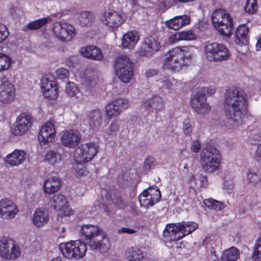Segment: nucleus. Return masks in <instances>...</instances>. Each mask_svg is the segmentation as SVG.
Here are the masks:
<instances>
[{"label": "nucleus", "instance_id": "1", "mask_svg": "<svg viewBox=\"0 0 261 261\" xmlns=\"http://www.w3.org/2000/svg\"><path fill=\"white\" fill-rule=\"evenodd\" d=\"M248 105L247 95L243 90L232 88L226 91L223 107L228 119L227 127L234 129L243 124V119L247 113Z\"/></svg>", "mask_w": 261, "mask_h": 261}, {"label": "nucleus", "instance_id": "2", "mask_svg": "<svg viewBox=\"0 0 261 261\" xmlns=\"http://www.w3.org/2000/svg\"><path fill=\"white\" fill-rule=\"evenodd\" d=\"M81 235L91 250L105 253L109 249L110 243L105 232L97 226L84 225L81 227Z\"/></svg>", "mask_w": 261, "mask_h": 261}, {"label": "nucleus", "instance_id": "3", "mask_svg": "<svg viewBox=\"0 0 261 261\" xmlns=\"http://www.w3.org/2000/svg\"><path fill=\"white\" fill-rule=\"evenodd\" d=\"M194 50L192 46L174 48L165 55V65L174 71H179L191 62Z\"/></svg>", "mask_w": 261, "mask_h": 261}, {"label": "nucleus", "instance_id": "4", "mask_svg": "<svg viewBox=\"0 0 261 261\" xmlns=\"http://www.w3.org/2000/svg\"><path fill=\"white\" fill-rule=\"evenodd\" d=\"M221 160L219 151L212 146L203 149L200 153V165L205 173L211 174L218 170Z\"/></svg>", "mask_w": 261, "mask_h": 261}, {"label": "nucleus", "instance_id": "5", "mask_svg": "<svg viewBox=\"0 0 261 261\" xmlns=\"http://www.w3.org/2000/svg\"><path fill=\"white\" fill-rule=\"evenodd\" d=\"M215 92V90L212 87H201L197 88L192 94L191 105L197 114L205 115L210 111L211 107L206 101V96L212 95Z\"/></svg>", "mask_w": 261, "mask_h": 261}, {"label": "nucleus", "instance_id": "6", "mask_svg": "<svg viewBox=\"0 0 261 261\" xmlns=\"http://www.w3.org/2000/svg\"><path fill=\"white\" fill-rule=\"evenodd\" d=\"M115 71L119 79L124 83L129 82L134 74V64L126 55L117 57L115 61Z\"/></svg>", "mask_w": 261, "mask_h": 261}, {"label": "nucleus", "instance_id": "7", "mask_svg": "<svg viewBox=\"0 0 261 261\" xmlns=\"http://www.w3.org/2000/svg\"><path fill=\"white\" fill-rule=\"evenodd\" d=\"M204 53L206 59L213 62L225 61L230 57L228 49L223 44L217 42L206 45Z\"/></svg>", "mask_w": 261, "mask_h": 261}, {"label": "nucleus", "instance_id": "8", "mask_svg": "<svg viewBox=\"0 0 261 261\" xmlns=\"http://www.w3.org/2000/svg\"><path fill=\"white\" fill-rule=\"evenodd\" d=\"M98 151V145L93 142H89L81 145L74 151V161L82 164L91 161Z\"/></svg>", "mask_w": 261, "mask_h": 261}, {"label": "nucleus", "instance_id": "9", "mask_svg": "<svg viewBox=\"0 0 261 261\" xmlns=\"http://www.w3.org/2000/svg\"><path fill=\"white\" fill-rule=\"evenodd\" d=\"M20 255L19 246L14 241L8 237L0 240V257L3 259H15Z\"/></svg>", "mask_w": 261, "mask_h": 261}, {"label": "nucleus", "instance_id": "10", "mask_svg": "<svg viewBox=\"0 0 261 261\" xmlns=\"http://www.w3.org/2000/svg\"><path fill=\"white\" fill-rule=\"evenodd\" d=\"M52 29L56 37L63 42L70 41L75 35L73 26L66 22H56Z\"/></svg>", "mask_w": 261, "mask_h": 261}, {"label": "nucleus", "instance_id": "11", "mask_svg": "<svg viewBox=\"0 0 261 261\" xmlns=\"http://www.w3.org/2000/svg\"><path fill=\"white\" fill-rule=\"evenodd\" d=\"M15 89L14 85L6 77H0V102L5 105L11 103L15 99Z\"/></svg>", "mask_w": 261, "mask_h": 261}, {"label": "nucleus", "instance_id": "12", "mask_svg": "<svg viewBox=\"0 0 261 261\" xmlns=\"http://www.w3.org/2000/svg\"><path fill=\"white\" fill-rule=\"evenodd\" d=\"M100 20L103 24L112 30H115L121 25L124 18L121 12L109 9L101 15Z\"/></svg>", "mask_w": 261, "mask_h": 261}, {"label": "nucleus", "instance_id": "13", "mask_svg": "<svg viewBox=\"0 0 261 261\" xmlns=\"http://www.w3.org/2000/svg\"><path fill=\"white\" fill-rule=\"evenodd\" d=\"M49 203L51 207L59 211L58 217L59 216H69L71 214V210L68 207L67 198L62 194L54 195L50 198Z\"/></svg>", "mask_w": 261, "mask_h": 261}, {"label": "nucleus", "instance_id": "14", "mask_svg": "<svg viewBox=\"0 0 261 261\" xmlns=\"http://www.w3.org/2000/svg\"><path fill=\"white\" fill-rule=\"evenodd\" d=\"M32 117L30 115L21 114L17 118L12 128V133L15 136H21L29 130L32 125Z\"/></svg>", "mask_w": 261, "mask_h": 261}, {"label": "nucleus", "instance_id": "15", "mask_svg": "<svg viewBox=\"0 0 261 261\" xmlns=\"http://www.w3.org/2000/svg\"><path fill=\"white\" fill-rule=\"evenodd\" d=\"M141 106L148 114H157L163 109L164 102L160 96L154 95L143 100Z\"/></svg>", "mask_w": 261, "mask_h": 261}, {"label": "nucleus", "instance_id": "16", "mask_svg": "<svg viewBox=\"0 0 261 261\" xmlns=\"http://www.w3.org/2000/svg\"><path fill=\"white\" fill-rule=\"evenodd\" d=\"M129 107L128 100L124 98H118L109 103L106 107V114L108 119L117 117L122 111Z\"/></svg>", "mask_w": 261, "mask_h": 261}, {"label": "nucleus", "instance_id": "17", "mask_svg": "<svg viewBox=\"0 0 261 261\" xmlns=\"http://www.w3.org/2000/svg\"><path fill=\"white\" fill-rule=\"evenodd\" d=\"M55 128L53 123L46 122L44 124L40 130L38 140L41 145H48L53 142L55 136Z\"/></svg>", "mask_w": 261, "mask_h": 261}, {"label": "nucleus", "instance_id": "18", "mask_svg": "<svg viewBox=\"0 0 261 261\" xmlns=\"http://www.w3.org/2000/svg\"><path fill=\"white\" fill-rule=\"evenodd\" d=\"M17 206L13 201L8 198L0 201V217L4 219H12L18 213Z\"/></svg>", "mask_w": 261, "mask_h": 261}, {"label": "nucleus", "instance_id": "19", "mask_svg": "<svg viewBox=\"0 0 261 261\" xmlns=\"http://www.w3.org/2000/svg\"><path fill=\"white\" fill-rule=\"evenodd\" d=\"M161 47L159 42L153 37L145 39L144 43L139 50L140 56L151 57L154 53L158 51Z\"/></svg>", "mask_w": 261, "mask_h": 261}, {"label": "nucleus", "instance_id": "20", "mask_svg": "<svg viewBox=\"0 0 261 261\" xmlns=\"http://www.w3.org/2000/svg\"><path fill=\"white\" fill-rule=\"evenodd\" d=\"M81 136L79 132L75 129H70L65 132L61 138V141L64 146L74 148L81 141Z\"/></svg>", "mask_w": 261, "mask_h": 261}, {"label": "nucleus", "instance_id": "21", "mask_svg": "<svg viewBox=\"0 0 261 261\" xmlns=\"http://www.w3.org/2000/svg\"><path fill=\"white\" fill-rule=\"evenodd\" d=\"M163 237L167 241L173 242L181 239L183 236L177 223L167 224L164 230Z\"/></svg>", "mask_w": 261, "mask_h": 261}, {"label": "nucleus", "instance_id": "22", "mask_svg": "<svg viewBox=\"0 0 261 261\" xmlns=\"http://www.w3.org/2000/svg\"><path fill=\"white\" fill-rule=\"evenodd\" d=\"M41 83L42 91L45 97L51 99L57 98L58 88L55 81L44 79Z\"/></svg>", "mask_w": 261, "mask_h": 261}, {"label": "nucleus", "instance_id": "23", "mask_svg": "<svg viewBox=\"0 0 261 261\" xmlns=\"http://www.w3.org/2000/svg\"><path fill=\"white\" fill-rule=\"evenodd\" d=\"M212 21L214 25L215 24L230 25L232 24V20L230 15L223 9L216 10L212 14Z\"/></svg>", "mask_w": 261, "mask_h": 261}, {"label": "nucleus", "instance_id": "24", "mask_svg": "<svg viewBox=\"0 0 261 261\" xmlns=\"http://www.w3.org/2000/svg\"><path fill=\"white\" fill-rule=\"evenodd\" d=\"M249 28L245 24L239 25L236 29L234 42L237 45L242 46L248 42Z\"/></svg>", "mask_w": 261, "mask_h": 261}, {"label": "nucleus", "instance_id": "25", "mask_svg": "<svg viewBox=\"0 0 261 261\" xmlns=\"http://www.w3.org/2000/svg\"><path fill=\"white\" fill-rule=\"evenodd\" d=\"M190 22V17L187 15L175 16L167 20L165 25L170 29L178 30L182 27L188 24Z\"/></svg>", "mask_w": 261, "mask_h": 261}, {"label": "nucleus", "instance_id": "26", "mask_svg": "<svg viewBox=\"0 0 261 261\" xmlns=\"http://www.w3.org/2000/svg\"><path fill=\"white\" fill-rule=\"evenodd\" d=\"M139 38L138 32L136 31L128 32L121 38V45L124 48L132 49L139 41Z\"/></svg>", "mask_w": 261, "mask_h": 261}, {"label": "nucleus", "instance_id": "27", "mask_svg": "<svg viewBox=\"0 0 261 261\" xmlns=\"http://www.w3.org/2000/svg\"><path fill=\"white\" fill-rule=\"evenodd\" d=\"M6 162L12 166H18L27 158V154L23 150L16 149L7 156Z\"/></svg>", "mask_w": 261, "mask_h": 261}, {"label": "nucleus", "instance_id": "28", "mask_svg": "<svg viewBox=\"0 0 261 261\" xmlns=\"http://www.w3.org/2000/svg\"><path fill=\"white\" fill-rule=\"evenodd\" d=\"M48 212L44 207L39 208L35 211L33 221L36 227H42L48 222Z\"/></svg>", "mask_w": 261, "mask_h": 261}, {"label": "nucleus", "instance_id": "29", "mask_svg": "<svg viewBox=\"0 0 261 261\" xmlns=\"http://www.w3.org/2000/svg\"><path fill=\"white\" fill-rule=\"evenodd\" d=\"M103 113L98 109L91 111L88 115L89 123L91 128L96 130L99 129L102 123Z\"/></svg>", "mask_w": 261, "mask_h": 261}, {"label": "nucleus", "instance_id": "30", "mask_svg": "<svg viewBox=\"0 0 261 261\" xmlns=\"http://www.w3.org/2000/svg\"><path fill=\"white\" fill-rule=\"evenodd\" d=\"M81 55L87 58L100 61L103 58L101 50L94 46H89L81 49Z\"/></svg>", "mask_w": 261, "mask_h": 261}, {"label": "nucleus", "instance_id": "31", "mask_svg": "<svg viewBox=\"0 0 261 261\" xmlns=\"http://www.w3.org/2000/svg\"><path fill=\"white\" fill-rule=\"evenodd\" d=\"M61 187V180L56 176L48 177L44 183V191L49 194L58 191Z\"/></svg>", "mask_w": 261, "mask_h": 261}, {"label": "nucleus", "instance_id": "32", "mask_svg": "<svg viewBox=\"0 0 261 261\" xmlns=\"http://www.w3.org/2000/svg\"><path fill=\"white\" fill-rule=\"evenodd\" d=\"M77 23L81 27H90L95 20V15L91 11H83L77 14Z\"/></svg>", "mask_w": 261, "mask_h": 261}, {"label": "nucleus", "instance_id": "33", "mask_svg": "<svg viewBox=\"0 0 261 261\" xmlns=\"http://www.w3.org/2000/svg\"><path fill=\"white\" fill-rule=\"evenodd\" d=\"M195 39V34L192 31L188 30L186 31L177 32L174 34L171 35L169 38V41L170 43H174L181 40H192Z\"/></svg>", "mask_w": 261, "mask_h": 261}, {"label": "nucleus", "instance_id": "34", "mask_svg": "<svg viewBox=\"0 0 261 261\" xmlns=\"http://www.w3.org/2000/svg\"><path fill=\"white\" fill-rule=\"evenodd\" d=\"M74 246V241H71L66 244H60L59 246V248L65 257L71 258H76V253Z\"/></svg>", "mask_w": 261, "mask_h": 261}, {"label": "nucleus", "instance_id": "35", "mask_svg": "<svg viewBox=\"0 0 261 261\" xmlns=\"http://www.w3.org/2000/svg\"><path fill=\"white\" fill-rule=\"evenodd\" d=\"M240 256L239 250L232 247L225 250L221 256L222 261H236Z\"/></svg>", "mask_w": 261, "mask_h": 261}, {"label": "nucleus", "instance_id": "36", "mask_svg": "<svg viewBox=\"0 0 261 261\" xmlns=\"http://www.w3.org/2000/svg\"><path fill=\"white\" fill-rule=\"evenodd\" d=\"M177 226L180 228V231L183 237L189 233H192L198 227L197 223L194 222H185L182 221L177 223Z\"/></svg>", "mask_w": 261, "mask_h": 261}, {"label": "nucleus", "instance_id": "37", "mask_svg": "<svg viewBox=\"0 0 261 261\" xmlns=\"http://www.w3.org/2000/svg\"><path fill=\"white\" fill-rule=\"evenodd\" d=\"M247 179L253 186L261 184V171L249 169L247 172Z\"/></svg>", "mask_w": 261, "mask_h": 261}, {"label": "nucleus", "instance_id": "38", "mask_svg": "<svg viewBox=\"0 0 261 261\" xmlns=\"http://www.w3.org/2000/svg\"><path fill=\"white\" fill-rule=\"evenodd\" d=\"M203 203L207 208L215 211H222L226 207L224 203L213 198L204 200Z\"/></svg>", "mask_w": 261, "mask_h": 261}, {"label": "nucleus", "instance_id": "39", "mask_svg": "<svg viewBox=\"0 0 261 261\" xmlns=\"http://www.w3.org/2000/svg\"><path fill=\"white\" fill-rule=\"evenodd\" d=\"M60 149L59 148L56 150H50L47 151L45 156V160L52 165L59 163L61 160Z\"/></svg>", "mask_w": 261, "mask_h": 261}, {"label": "nucleus", "instance_id": "40", "mask_svg": "<svg viewBox=\"0 0 261 261\" xmlns=\"http://www.w3.org/2000/svg\"><path fill=\"white\" fill-rule=\"evenodd\" d=\"M111 199L113 203L120 208H124L127 204L119 191H116L114 193H112Z\"/></svg>", "mask_w": 261, "mask_h": 261}, {"label": "nucleus", "instance_id": "41", "mask_svg": "<svg viewBox=\"0 0 261 261\" xmlns=\"http://www.w3.org/2000/svg\"><path fill=\"white\" fill-rule=\"evenodd\" d=\"M48 21L46 18L38 19L29 22L23 29V30H36L43 27Z\"/></svg>", "mask_w": 261, "mask_h": 261}, {"label": "nucleus", "instance_id": "42", "mask_svg": "<svg viewBox=\"0 0 261 261\" xmlns=\"http://www.w3.org/2000/svg\"><path fill=\"white\" fill-rule=\"evenodd\" d=\"M75 252L76 253V258H79L83 257L87 251V246L86 244L81 240H76L74 241Z\"/></svg>", "mask_w": 261, "mask_h": 261}, {"label": "nucleus", "instance_id": "43", "mask_svg": "<svg viewBox=\"0 0 261 261\" xmlns=\"http://www.w3.org/2000/svg\"><path fill=\"white\" fill-rule=\"evenodd\" d=\"M12 60L8 55L0 53V72L8 70L11 66Z\"/></svg>", "mask_w": 261, "mask_h": 261}, {"label": "nucleus", "instance_id": "44", "mask_svg": "<svg viewBox=\"0 0 261 261\" xmlns=\"http://www.w3.org/2000/svg\"><path fill=\"white\" fill-rule=\"evenodd\" d=\"M214 27L219 33L223 36L229 37L232 34L231 31L233 28V24L229 25V26H227L226 24H215Z\"/></svg>", "mask_w": 261, "mask_h": 261}, {"label": "nucleus", "instance_id": "45", "mask_svg": "<svg viewBox=\"0 0 261 261\" xmlns=\"http://www.w3.org/2000/svg\"><path fill=\"white\" fill-rule=\"evenodd\" d=\"M127 253L130 257L128 261H139L143 258L142 251L137 248H130L128 250Z\"/></svg>", "mask_w": 261, "mask_h": 261}, {"label": "nucleus", "instance_id": "46", "mask_svg": "<svg viewBox=\"0 0 261 261\" xmlns=\"http://www.w3.org/2000/svg\"><path fill=\"white\" fill-rule=\"evenodd\" d=\"M147 190H148V197H150L155 203L160 200L161 193L158 187L154 186L149 187Z\"/></svg>", "mask_w": 261, "mask_h": 261}, {"label": "nucleus", "instance_id": "47", "mask_svg": "<svg viewBox=\"0 0 261 261\" xmlns=\"http://www.w3.org/2000/svg\"><path fill=\"white\" fill-rule=\"evenodd\" d=\"M66 93L71 97L75 96L79 92L78 86L73 82H68L66 84Z\"/></svg>", "mask_w": 261, "mask_h": 261}, {"label": "nucleus", "instance_id": "48", "mask_svg": "<svg viewBox=\"0 0 261 261\" xmlns=\"http://www.w3.org/2000/svg\"><path fill=\"white\" fill-rule=\"evenodd\" d=\"M257 9V4L256 0H246L244 6V10L249 14H253Z\"/></svg>", "mask_w": 261, "mask_h": 261}, {"label": "nucleus", "instance_id": "49", "mask_svg": "<svg viewBox=\"0 0 261 261\" xmlns=\"http://www.w3.org/2000/svg\"><path fill=\"white\" fill-rule=\"evenodd\" d=\"M252 257L255 261H261V237L258 239L254 247Z\"/></svg>", "mask_w": 261, "mask_h": 261}, {"label": "nucleus", "instance_id": "50", "mask_svg": "<svg viewBox=\"0 0 261 261\" xmlns=\"http://www.w3.org/2000/svg\"><path fill=\"white\" fill-rule=\"evenodd\" d=\"M158 82L159 88L162 92L165 89L169 90L172 88V83L171 80L166 77L162 78L160 81H158Z\"/></svg>", "mask_w": 261, "mask_h": 261}, {"label": "nucleus", "instance_id": "51", "mask_svg": "<svg viewBox=\"0 0 261 261\" xmlns=\"http://www.w3.org/2000/svg\"><path fill=\"white\" fill-rule=\"evenodd\" d=\"M118 130V124L116 121H113L107 129L106 133L110 136H116Z\"/></svg>", "mask_w": 261, "mask_h": 261}, {"label": "nucleus", "instance_id": "52", "mask_svg": "<svg viewBox=\"0 0 261 261\" xmlns=\"http://www.w3.org/2000/svg\"><path fill=\"white\" fill-rule=\"evenodd\" d=\"M182 130L186 135H190L192 132V126L189 119H186L183 122Z\"/></svg>", "mask_w": 261, "mask_h": 261}, {"label": "nucleus", "instance_id": "53", "mask_svg": "<svg viewBox=\"0 0 261 261\" xmlns=\"http://www.w3.org/2000/svg\"><path fill=\"white\" fill-rule=\"evenodd\" d=\"M56 74L57 79L63 81L68 77L69 72L67 69L61 68L57 70Z\"/></svg>", "mask_w": 261, "mask_h": 261}, {"label": "nucleus", "instance_id": "54", "mask_svg": "<svg viewBox=\"0 0 261 261\" xmlns=\"http://www.w3.org/2000/svg\"><path fill=\"white\" fill-rule=\"evenodd\" d=\"M9 36L8 30L5 25L0 23V43L3 42Z\"/></svg>", "mask_w": 261, "mask_h": 261}, {"label": "nucleus", "instance_id": "55", "mask_svg": "<svg viewBox=\"0 0 261 261\" xmlns=\"http://www.w3.org/2000/svg\"><path fill=\"white\" fill-rule=\"evenodd\" d=\"M117 181L122 187H124L128 182V176L126 173H122L118 176Z\"/></svg>", "mask_w": 261, "mask_h": 261}, {"label": "nucleus", "instance_id": "56", "mask_svg": "<svg viewBox=\"0 0 261 261\" xmlns=\"http://www.w3.org/2000/svg\"><path fill=\"white\" fill-rule=\"evenodd\" d=\"M198 179L201 183V187L205 189L207 188L208 186V182L206 176L200 174L198 177Z\"/></svg>", "mask_w": 261, "mask_h": 261}, {"label": "nucleus", "instance_id": "57", "mask_svg": "<svg viewBox=\"0 0 261 261\" xmlns=\"http://www.w3.org/2000/svg\"><path fill=\"white\" fill-rule=\"evenodd\" d=\"M254 159L259 164H261V143L257 145L254 154Z\"/></svg>", "mask_w": 261, "mask_h": 261}, {"label": "nucleus", "instance_id": "58", "mask_svg": "<svg viewBox=\"0 0 261 261\" xmlns=\"http://www.w3.org/2000/svg\"><path fill=\"white\" fill-rule=\"evenodd\" d=\"M148 190H145L139 196L138 199L141 206H142L145 203V200L148 197Z\"/></svg>", "mask_w": 261, "mask_h": 261}, {"label": "nucleus", "instance_id": "59", "mask_svg": "<svg viewBox=\"0 0 261 261\" xmlns=\"http://www.w3.org/2000/svg\"><path fill=\"white\" fill-rule=\"evenodd\" d=\"M223 188L228 191V193H230V191L233 188V183L231 180H225L224 182Z\"/></svg>", "mask_w": 261, "mask_h": 261}, {"label": "nucleus", "instance_id": "60", "mask_svg": "<svg viewBox=\"0 0 261 261\" xmlns=\"http://www.w3.org/2000/svg\"><path fill=\"white\" fill-rule=\"evenodd\" d=\"M159 73V71L155 69H149L146 70L145 73V76L148 79L156 75Z\"/></svg>", "mask_w": 261, "mask_h": 261}, {"label": "nucleus", "instance_id": "61", "mask_svg": "<svg viewBox=\"0 0 261 261\" xmlns=\"http://www.w3.org/2000/svg\"><path fill=\"white\" fill-rule=\"evenodd\" d=\"M136 232H137V231L135 229L129 228H126V227H122L121 228L118 229L117 231V232L119 234L125 233L132 234L136 233Z\"/></svg>", "mask_w": 261, "mask_h": 261}, {"label": "nucleus", "instance_id": "62", "mask_svg": "<svg viewBox=\"0 0 261 261\" xmlns=\"http://www.w3.org/2000/svg\"><path fill=\"white\" fill-rule=\"evenodd\" d=\"M201 148V143L199 141H193L191 145V149L194 152H198Z\"/></svg>", "mask_w": 261, "mask_h": 261}, {"label": "nucleus", "instance_id": "63", "mask_svg": "<svg viewBox=\"0 0 261 261\" xmlns=\"http://www.w3.org/2000/svg\"><path fill=\"white\" fill-rule=\"evenodd\" d=\"M154 161L153 159L151 158H147L144 163V168L146 169H150L153 165Z\"/></svg>", "mask_w": 261, "mask_h": 261}, {"label": "nucleus", "instance_id": "64", "mask_svg": "<svg viewBox=\"0 0 261 261\" xmlns=\"http://www.w3.org/2000/svg\"><path fill=\"white\" fill-rule=\"evenodd\" d=\"M155 203L152 200V199L148 197L145 200V203L142 205V206L148 208L149 206H153Z\"/></svg>", "mask_w": 261, "mask_h": 261}]
</instances>
